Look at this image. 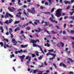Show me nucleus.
I'll return each instance as SVG.
<instances>
[{
    "label": "nucleus",
    "instance_id": "f257e3e1",
    "mask_svg": "<svg viewBox=\"0 0 74 74\" xmlns=\"http://www.w3.org/2000/svg\"><path fill=\"white\" fill-rule=\"evenodd\" d=\"M52 17H50L49 18V21L51 22H53V23H54L55 22L56 23H58V21H56L55 20H53V19H55V18L54 17V16H53V14H51Z\"/></svg>",
    "mask_w": 74,
    "mask_h": 74
},
{
    "label": "nucleus",
    "instance_id": "f03ea898",
    "mask_svg": "<svg viewBox=\"0 0 74 74\" xmlns=\"http://www.w3.org/2000/svg\"><path fill=\"white\" fill-rule=\"evenodd\" d=\"M27 11L28 12L31 13L32 14H34L36 13V11H35V8H32L31 10L27 9Z\"/></svg>",
    "mask_w": 74,
    "mask_h": 74
},
{
    "label": "nucleus",
    "instance_id": "7ed1b4c3",
    "mask_svg": "<svg viewBox=\"0 0 74 74\" xmlns=\"http://www.w3.org/2000/svg\"><path fill=\"white\" fill-rule=\"evenodd\" d=\"M29 59L28 61H27V64H29V62H30V61L31 60V57H30L29 56H27L26 57L25 59Z\"/></svg>",
    "mask_w": 74,
    "mask_h": 74
},
{
    "label": "nucleus",
    "instance_id": "20e7f679",
    "mask_svg": "<svg viewBox=\"0 0 74 74\" xmlns=\"http://www.w3.org/2000/svg\"><path fill=\"white\" fill-rule=\"evenodd\" d=\"M43 23H45V25H44L43 26L44 27H46V26H48V23L47 21L44 22V20H42L41 22V24H43Z\"/></svg>",
    "mask_w": 74,
    "mask_h": 74
},
{
    "label": "nucleus",
    "instance_id": "39448f33",
    "mask_svg": "<svg viewBox=\"0 0 74 74\" xmlns=\"http://www.w3.org/2000/svg\"><path fill=\"white\" fill-rule=\"evenodd\" d=\"M12 40L13 43H14L13 44V45H16L17 43H18V42L17 41H16L15 40L14 38L12 39Z\"/></svg>",
    "mask_w": 74,
    "mask_h": 74
},
{
    "label": "nucleus",
    "instance_id": "423d86ee",
    "mask_svg": "<svg viewBox=\"0 0 74 74\" xmlns=\"http://www.w3.org/2000/svg\"><path fill=\"white\" fill-rule=\"evenodd\" d=\"M56 16L58 17H60L61 16V12H57L56 13Z\"/></svg>",
    "mask_w": 74,
    "mask_h": 74
},
{
    "label": "nucleus",
    "instance_id": "0eeeda50",
    "mask_svg": "<svg viewBox=\"0 0 74 74\" xmlns=\"http://www.w3.org/2000/svg\"><path fill=\"white\" fill-rule=\"evenodd\" d=\"M52 54H53V55H51V56H53V57L50 58L49 59V60H50L54 59L55 58V56H56V54H54L53 53Z\"/></svg>",
    "mask_w": 74,
    "mask_h": 74
},
{
    "label": "nucleus",
    "instance_id": "6e6552de",
    "mask_svg": "<svg viewBox=\"0 0 74 74\" xmlns=\"http://www.w3.org/2000/svg\"><path fill=\"white\" fill-rule=\"evenodd\" d=\"M64 3L66 4H71V2L67 1H64Z\"/></svg>",
    "mask_w": 74,
    "mask_h": 74
},
{
    "label": "nucleus",
    "instance_id": "1a4fd4ad",
    "mask_svg": "<svg viewBox=\"0 0 74 74\" xmlns=\"http://www.w3.org/2000/svg\"><path fill=\"white\" fill-rule=\"evenodd\" d=\"M28 46V45H21V47H22V48H26Z\"/></svg>",
    "mask_w": 74,
    "mask_h": 74
},
{
    "label": "nucleus",
    "instance_id": "9d476101",
    "mask_svg": "<svg viewBox=\"0 0 74 74\" xmlns=\"http://www.w3.org/2000/svg\"><path fill=\"white\" fill-rule=\"evenodd\" d=\"M29 25V23H27L26 24H23L22 27V28H24V27H25V26H27V25Z\"/></svg>",
    "mask_w": 74,
    "mask_h": 74
},
{
    "label": "nucleus",
    "instance_id": "9b49d317",
    "mask_svg": "<svg viewBox=\"0 0 74 74\" xmlns=\"http://www.w3.org/2000/svg\"><path fill=\"white\" fill-rule=\"evenodd\" d=\"M38 69H36L34 70V71L33 72V73L34 74H36V72H38Z\"/></svg>",
    "mask_w": 74,
    "mask_h": 74
},
{
    "label": "nucleus",
    "instance_id": "f8f14e48",
    "mask_svg": "<svg viewBox=\"0 0 74 74\" xmlns=\"http://www.w3.org/2000/svg\"><path fill=\"white\" fill-rule=\"evenodd\" d=\"M49 43L47 42V44L45 43V46H47V47H50V45L49 44Z\"/></svg>",
    "mask_w": 74,
    "mask_h": 74
},
{
    "label": "nucleus",
    "instance_id": "ddd939ff",
    "mask_svg": "<svg viewBox=\"0 0 74 74\" xmlns=\"http://www.w3.org/2000/svg\"><path fill=\"white\" fill-rule=\"evenodd\" d=\"M31 42L33 43V44H35V43H36L37 42V41L33 40L30 41Z\"/></svg>",
    "mask_w": 74,
    "mask_h": 74
},
{
    "label": "nucleus",
    "instance_id": "4468645a",
    "mask_svg": "<svg viewBox=\"0 0 74 74\" xmlns=\"http://www.w3.org/2000/svg\"><path fill=\"white\" fill-rule=\"evenodd\" d=\"M24 58H25V55H23L22 56H20V59H23Z\"/></svg>",
    "mask_w": 74,
    "mask_h": 74
},
{
    "label": "nucleus",
    "instance_id": "2eb2a0df",
    "mask_svg": "<svg viewBox=\"0 0 74 74\" xmlns=\"http://www.w3.org/2000/svg\"><path fill=\"white\" fill-rule=\"evenodd\" d=\"M33 46L34 47H37L38 45H37L36 43H34L33 44Z\"/></svg>",
    "mask_w": 74,
    "mask_h": 74
},
{
    "label": "nucleus",
    "instance_id": "dca6fc26",
    "mask_svg": "<svg viewBox=\"0 0 74 74\" xmlns=\"http://www.w3.org/2000/svg\"><path fill=\"white\" fill-rule=\"evenodd\" d=\"M8 9L9 10V11H10V12H14V11H13V10H12V9H11V8H10V7H9L8 8Z\"/></svg>",
    "mask_w": 74,
    "mask_h": 74
},
{
    "label": "nucleus",
    "instance_id": "f3484780",
    "mask_svg": "<svg viewBox=\"0 0 74 74\" xmlns=\"http://www.w3.org/2000/svg\"><path fill=\"white\" fill-rule=\"evenodd\" d=\"M20 30V28H19V27H18L14 29V31L15 32H16L17 30Z\"/></svg>",
    "mask_w": 74,
    "mask_h": 74
},
{
    "label": "nucleus",
    "instance_id": "a211bd4d",
    "mask_svg": "<svg viewBox=\"0 0 74 74\" xmlns=\"http://www.w3.org/2000/svg\"><path fill=\"white\" fill-rule=\"evenodd\" d=\"M3 40L4 41H6V42H8L9 41V40H8V39H5V38H4Z\"/></svg>",
    "mask_w": 74,
    "mask_h": 74
},
{
    "label": "nucleus",
    "instance_id": "6ab92c4d",
    "mask_svg": "<svg viewBox=\"0 0 74 74\" xmlns=\"http://www.w3.org/2000/svg\"><path fill=\"white\" fill-rule=\"evenodd\" d=\"M20 22V21H15L14 23V24H18V23H19Z\"/></svg>",
    "mask_w": 74,
    "mask_h": 74
},
{
    "label": "nucleus",
    "instance_id": "aec40b11",
    "mask_svg": "<svg viewBox=\"0 0 74 74\" xmlns=\"http://www.w3.org/2000/svg\"><path fill=\"white\" fill-rule=\"evenodd\" d=\"M62 10V9H59L57 10V12H60V11H61Z\"/></svg>",
    "mask_w": 74,
    "mask_h": 74
},
{
    "label": "nucleus",
    "instance_id": "412c9836",
    "mask_svg": "<svg viewBox=\"0 0 74 74\" xmlns=\"http://www.w3.org/2000/svg\"><path fill=\"white\" fill-rule=\"evenodd\" d=\"M60 44L62 45V47H64V44L63 42H60Z\"/></svg>",
    "mask_w": 74,
    "mask_h": 74
},
{
    "label": "nucleus",
    "instance_id": "4be33fe9",
    "mask_svg": "<svg viewBox=\"0 0 74 74\" xmlns=\"http://www.w3.org/2000/svg\"><path fill=\"white\" fill-rule=\"evenodd\" d=\"M6 14H5V16H6L7 18H9V15H8L9 14L8 12H6Z\"/></svg>",
    "mask_w": 74,
    "mask_h": 74
},
{
    "label": "nucleus",
    "instance_id": "5701e85b",
    "mask_svg": "<svg viewBox=\"0 0 74 74\" xmlns=\"http://www.w3.org/2000/svg\"><path fill=\"white\" fill-rule=\"evenodd\" d=\"M12 21H13V20L12 19H10L9 20V23H11V22H12Z\"/></svg>",
    "mask_w": 74,
    "mask_h": 74
},
{
    "label": "nucleus",
    "instance_id": "b1692460",
    "mask_svg": "<svg viewBox=\"0 0 74 74\" xmlns=\"http://www.w3.org/2000/svg\"><path fill=\"white\" fill-rule=\"evenodd\" d=\"M68 60H69V61H70L71 62H73V60H72V59L71 58H68Z\"/></svg>",
    "mask_w": 74,
    "mask_h": 74
},
{
    "label": "nucleus",
    "instance_id": "393cba45",
    "mask_svg": "<svg viewBox=\"0 0 74 74\" xmlns=\"http://www.w3.org/2000/svg\"><path fill=\"white\" fill-rule=\"evenodd\" d=\"M69 19H72L74 20V16H70L69 17Z\"/></svg>",
    "mask_w": 74,
    "mask_h": 74
},
{
    "label": "nucleus",
    "instance_id": "a878e982",
    "mask_svg": "<svg viewBox=\"0 0 74 74\" xmlns=\"http://www.w3.org/2000/svg\"><path fill=\"white\" fill-rule=\"evenodd\" d=\"M26 30H30V27H27L26 28Z\"/></svg>",
    "mask_w": 74,
    "mask_h": 74
},
{
    "label": "nucleus",
    "instance_id": "bb28decb",
    "mask_svg": "<svg viewBox=\"0 0 74 74\" xmlns=\"http://www.w3.org/2000/svg\"><path fill=\"white\" fill-rule=\"evenodd\" d=\"M9 33L10 34H11V38H13V35H12V34H11V32L9 31Z\"/></svg>",
    "mask_w": 74,
    "mask_h": 74
},
{
    "label": "nucleus",
    "instance_id": "cd10ccee",
    "mask_svg": "<svg viewBox=\"0 0 74 74\" xmlns=\"http://www.w3.org/2000/svg\"><path fill=\"white\" fill-rule=\"evenodd\" d=\"M42 57H43V56H40L38 58V60H41V59H42Z\"/></svg>",
    "mask_w": 74,
    "mask_h": 74
},
{
    "label": "nucleus",
    "instance_id": "c85d7f7f",
    "mask_svg": "<svg viewBox=\"0 0 74 74\" xmlns=\"http://www.w3.org/2000/svg\"><path fill=\"white\" fill-rule=\"evenodd\" d=\"M5 23L6 24H7V25H8L9 24V22H8V20H7L5 22Z\"/></svg>",
    "mask_w": 74,
    "mask_h": 74
},
{
    "label": "nucleus",
    "instance_id": "c756f323",
    "mask_svg": "<svg viewBox=\"0 0 74 74\" xmlns=\"http://www.w3.org/2000/svg\"><path fill=\"white\" fill-rule=\"evenodd\" d=\"M51 32L52 34H56V32L53 30H52Z\"/></svg>",
    "mask_w": 74,
    "mask_h": 74
},
{
    "label": "nucleus",
    "instance_id": "7c9ffc66",
    "mask_svg": "<svg viewBox=\"0 0 74 74\" xmlns=\"http://www.w3.org/2000/svg\"><path fill=\"white\" fill-rule=\"evenodd\" d=\"M25 11H26V10H24L23 12V14L25 15H26V16H27V14H26V12H25Z\"/></svg>",
    "mask_w": 74,
    "mask_h": 74
},
{
    "label": "nucleus",
    "instance_id": "2f4dec72",
    "mask_svg": "<svg viewBox=\"0 0 74 74\" xmlns=\"http://www.w3.org/2000/svg\"><path fill=\"white\" fill-rule=\"evenodd\" d=\"M70 8V6L69 5L68 6H67L66 8V9L67 10H69Z\"/></svg>",
    "mask_w": 74,
    "mask_h": 74
},
{
    "label": "nucleus",
    "instance_id": "473e14b6",
    "mask_svg": "<svg viewBox=\"0 0 74 74\" xmlns=\"http://www.w3.org/2000/svg\"><path fill=\"white\" fill-rule=\"evenodd\" d=\"M38 31L39 32H40L41 31H42V29H41L40 28H39L38 29Z\"/></svg>",
    "mask_w": 74,
    "mask_h": 74
},
{
    "label": "nucleus",
    "instance_id": "72a5a7b5",
    "mask_svg": "<svg viewBox=\"0 0 74 74\" xmlns=\"http://www.w3.org/2000/svg\"><path fill=\"white\" fill-rule=\"evenodd\" d=\"M8 15L10 16V18H13V15H11V14H8Z\"/></svg>",
    "mask_w": 74,
    "mask_h": 74
},
{
    "label": "nucleus",
    "instance_id": "f704fd0d",
    "mask_svg": "<svg viewBox=\"0 0 74 74\" xmlns=\"http://www.w3.org/2000/svg\"><path fill=\"white\" fill-rule=\"evenodd\" d=\"M48 51H49V52H54V50H53V49H51V50H49Z\"/></svg>",
    "mask_w": 74,
    "mask_h": 74
},
{
    "label": "nucleus",
    "instance_id": "c9c22d12",
    "mask_svg": "<svg viewBox=\"0 0 74 74\" xmlns=\"http://www.w3.org/2000/svg\"><path fill=\"white\" fill-rule=\"evenodd\" d=\"M47 0V1H49V3H50L49 5H51V0Z\"/></svg>",
    "mask_w": 74,
    "mask_h": 74
},
{
    "label": "nucleus",
    "instance_id": "e433bc0d",
    "mask_svg": "<svg viewBox=\"0 0 74 74\" xmlns=\"http://www.w3.org/2000/svg\"><path fill=\"white\" fill-rule=\"evenodd\" d=\"M48 55H53V54L51 53H48L46 54V56H48Z\"/></svg>",
    "mask_w": 74,
    "mask_h": 74
},
{
    "label": "nucleus",
    "instance_id": "4c0bfd02",
    "mask_svg": "<svg viewBox=\"0 0 74 74\" xmlns=\"http://www.w3.org/2000/svg\"><path fill=\"white\" fill-rule=\"evenodd\" d=\"M36 56H39V54H38V52L36 51Z\"/></svg>",
    "mask_w": 74,
    "mask_h": 74
},
{
    "label": "nucleus",
    "instance_id": "58836bf2",
    "mask_svg": "<svg viewBox=\"0 0 74 74\" xmlns=\"http://www.w3.org/2000/svg\"><path fill=\"white\" fill-rule=\"evenodd\" d=\"M32 58H34L36 56V55L34 54H32Z\"/></svg>",
    "mask_w": 74,
    "mask_h": 74
},
{
    "label": "nucleus",
    "instance_id": "ea45409f",
    "mask_svg": "<svg viewBox=\"0 0 74 74\" xmlns=\"http://www.w3.org/2000/svg\"><path fill=\"white\" fill-rule=\"evenodd\" d=\"M39 73H38V74H42V73H43V71H39Z\"/></svg>",
    "mask_w": 74,
    "mask_h": 74
},
{
    "label": "nucleus",
    "instance_id": "a19ab883",
    "mask_svg": "<svg viewBox=\"0 0 74 74\" xmlns=\"http://www.w3.org/2000/svg\"><path fill=\"white\" fill-rule=\"evenodd\" d=\"M12 8L13 9V12L14 11H15V10H16V9L14 7H12Z\"/></svg>",
    "mask_w": 74,
    "mask_h": 74
},
{
    "label": "nucleus",
    "instance_id": "79ce46f5",
    "mask_svg": "<svg viewBox=\"0 0 74 74\" xmlns=\"http://www.w3.org/2000/svg\"><path fill=\"white\" fill-rule=\"evenodd\" d=\"M12 57H14V54H12V55H10L11 58H12Z\"/></svg>",
    "mask_w": 74,
    "mask_h": 74
},
{
    "label": "nucleus",
    "instance_id": "37998d69",
    "mask_svg": "<svg viewBox=\"0 0 74 74\" xmlns=\"http://www.w3.org/2000/svg\"><path fill=\"white\" fill-rule=\"evenodd\" d=\"M16 17H17L18 18H19V17H21V15H19L18 14H17L16 15Z\"/></svg>",
    "mask_w": 74,
    "mask_h": 74
},
{
    "label": "nucleus",
    "instance_id": "c03bdc74",
    "mask_svg": "<svg viewBox=\"0 0 74 74\" xmlns=\"http://www.w3.org/2000/svg\"><path fill=\"white\" fill-rule=\"evenodd\" d=\"M72 48H74V42H72Z\"/></svg>",
    "mask_w": 74,
    "mask_h": 74
},
{
    "label": "nucleus",
    "instance_id": "a18cd8bd",
    "mask_svg": "<svg viewBox=\"0 0 74 74\" xmlns=\"http://www.w3.org/2000/svg\"><path fill=\"white\" fill-rule=\"evenodd\" d=\"M63 63L61 62L60 64V66H63Z\"/></svg>",
    "mask_w": 74,
    "mask_h": 74
},
{
    "label": "nucleus",
    "instance_id": "49530a36",
    "mask_svg": "<svg viewBox=\"0 0 74 74\" xmlns=\"http://www.w3.org/2000/svg\"><path fill=\"white\" fill-rule=\"evenodd\" d=\"M74 72L73 71H70L69 72V74H74Z\"/></svg>",
    "mask_w": 74,
    "mask_h": 74
},
{
    "label": "nucleus",
    "instance_id": "de8ad7c7",
    "mask_svg": "<svg viewBox=\"0 0 74 74\" xmlns=\"http://www.w3.org/2000/svg\"><path fill=\"white\" fill-rule=\"evenodd\" d=\"M0 45H1V46L2 47H3V42H0Z\"/></svg>",
    "mask_w": 74,
    "mask_h": 74
},
{
    "label": "nucleus",
    "instance_id": "09e8293b",
    "mask_svg": "<svg viewBox=\"0 0 74 74\" xmlns=\"http://www.w3.org/2000/svg\"><path fill=\"white\" fill-rule=\"evenodd\" d=\"M44 64L45 66H48V64H47V62H44Z\"/></svg>",
    "mask_w": 74,
    "mask_h": 74
},
{
    "label": "nucleus",
    "instance_id": "8fccbe9b",
    "mask_svg": "<svg viewBox=\"0 0 74 74\" xmlns=\"http://www.w3.org/2000/svg\"><path fill=\"white\" fill-rule=\"evenodd\" d=\"M54 10H55V8H52L51 10V12H53V11H54Z\"/></svg>",
    "mask_w": 74,
    "mask_h": 74
},
{
    "label": "nucleus",
    "instance_id": "3c124183",
    "mask_svg": "<svg viewBox=\"0 0 74 74\" xmlns=\"http://www.w3.org/2000/svg\"><path fill=\"white\" fill-rule=\"evenodd\" d=\"M9 30L11 32H12V29L11 28H10L9 29Z\"/></svg>",
    "mask_w": 74,
    "mask_h": 74
},
{
    "label": "nucleus",
    "instance_id": "603ef678",
    "mask_svg": "<svg viewBox=\"0 0 74 74\" xmlns=\"http://www.w3.org/2000/svg\"><path fill=\"white\" fill-rule=\"evenodd\" d=\"M40 8L41 9H43V8H45V7H43L42 6H40Z\"/></svg>",
    "mask_w": 74,
    "mask_h": 74
},
{
    "label": "nucleus",
    "instance_id": "864d4df0",
    "mask_svg": "<svg viewBox=\"0 0 74 74\" xmlns=\"http://www.w3.org/2000/svg\"><path fill=\"white\" fill-rule=\"evenodd\" d=\"M46 72V73H48L49 72H50V71H49V70H47Z\"/></svg>",
    "mask_w": 74,
    "mask_h": 74
},
{
    "label": "nucleus",
    "instance_id": "5fc2aeb1",
    "mask_svg": "<svg viewBox=\"0 0 74 74\" xmlns=\"http://www.w3.org/2000/svg\"><path fill=\"white\" fill-rule=\"evenodd\" d=\"M20 19H21V20H22L23 21H24V20H25V18H22L21 17H20Z\"/></svg>",
    "mask_w": 74,
    "mask_h": 74
},
{
    "label": "nucleus",
    "instance_id": "6e6d98bb",
    "mask_svg": "<svg viewBox=\"0 0 74 74\" xmlns=\"http://www.w3.org/2000/svg\"><path fill=\"white\" fill-rule=\"evenodd\" d=\"M46 37L47 38H48V37H51V35H49L46 36Z\"/></svg>",
    "mask_w": 74,
    "mask_h": 74
},
{
    "label": "nucleus",
    "instance_id": "4d7b16f0",
    "mask_svg": "<svg viewBox=\"0 0 74 74\" xmlns=\"http://www.w3.org/2000/svg\"><path fill=\"white\" fill-rule=\"evenodd\" d=\"M53 66H54L56 68H57V66H56V64H55L54 63H53Z\"/></svg>",
    "mask_w": 74,
    "mask_h": 74
},
{
    "label": "nucleus",
    "instance_id": "13d9d810",
    "mask_svg": "<svg viewBox=\"0 0 74 74\" xmlns=\"http://www.w3.org/2000/svg\"><path fill=\"white\" fill-rule=\"evenodd\" d=\"M57 46L59 48H60V45H59V44H56Z\"/></svg>",
    "mask_w": 74,
    "mask_h": 74
},
{
    "label": "nucleus",
    "instance_id": "bf43d9fd",
    "mask_svg": "<svg viewBox=\"0 0 74 74\" xmlns=\"http://www.w3.org/2000/svg\"><path fill=\"white\" fill-rule=\"evenodd\" d=\"M23 33H24V32H23V30L21 31L20 32V33L21 34H23Z\"/></svg>",
    "mask_w": 74,
    "mask_h": 74
},
{
    "label": "nucleus",
    "instance_id": "052dcab7",
    "mask_svg": "<svg viewBox=\"0 0 74 74\" xmlns=\"http://www.w3.org/2000/svg\"><path fill=\"white\" fill-rule=\"evenodd\" d=\"M53 26V25L52 24H50L49 25V27H51V26Z\"/></svg>",
    "mask_w": 74,
    "mask_h": 74
},
{
    "label": "nucleus",
    "instance_id": "680f3d73",
    "mask_svg": "<svg viewBox=\"0 0 74 74\" xmlns=\"http://www.w3.org/2000/svg\"><path fill=\"white\" fill-rule=\"evenodd\" d=\"M70 38L71 39L74 40V37L70 36Z\"/></svg>",
    "mask_w": 74,
    "mask_h": 74
},
{
    "label": "nucleus",
    "instance_id": "e2e57ef3",
    "mask_svg": "<svg viewBox=\"0 0 74 74\" xmlns=\"http://www.w3.org/2000/svg\"><path fill=\"white\" fill-rule=\"evenodd\" d=\"M74 31H73V30H71V33H74Z\"/></svg>",
    "mask_w": 74,
    "mask_h": 74
},
{
    "label": "nucleus",
    "instance_id": "0e129e2a",
    "mask_svg": "<svg viewBox=\"0 0 74 74\" xmlns=\"http://www.w3.org/2000/svg\"><path fill=\"white\" fill-rule=\"evenodd\" d=\"M62 66L64 67H66V66L64 64H62Z\"/></svg>",
    "mask_w": 74,
    "mask_h": 74
},
{
    "label": "nucleus",
    "instance_id": "69168bd1",
    "mask_svg": "<svg viewBox=\"0 0 74 74\" xmlns=\"http://www.w3.org/2000/svg\"><path fill=\"white\" fill-rule=\"evenodd\" d=\"M66 31H63V33H62L63 34H66Z\"/></svg>",
    "mask_w": 74,
    "mask_h": 74
},
{
    "label": "nucleus",
    "instance_id": "338daca9",
    "mask_svg": "<svg viewBox=\"0 0 74 74\" xmlns=\"http://www.w3.org/2000/svg\"><path fill=\"white\" fill-rule=\"evenodd\" d=\"M74 12H71L70 13V14L71 15H73V14L74 13Z\"/></svg>",
    "mask_w": 74,
    "mask_h": 74
},
{
    "label": "nucleus",
    "instance_id": "774afa93",
    "mask_svg": "<svg viewBox=\"0 0 74 74\" xmlns=\"http://www.w3.org/2000/svg\"><path fill=\"white\" fill-rule=\"evenodd\" d=\"M0 24H1V25H3V23L1 21H0Z\"/></svg>",
    "mask_w": 74,
    "mask_h": 74
}]
</instances>
